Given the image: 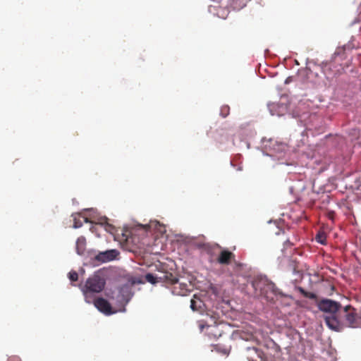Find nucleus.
Segmentation results:
<instances>
[{
    "mask_svg": "<svg viewBox=\"0 0 361 361\" xmlns=\"http://www.w3.org/2000/svg\"><path fill=\"white\" fill-rule=\"evenodd\" d=\"M326 324L336 331H341L346 327L361 328V311L346 305L341 310L338 318L326 317Z\"/></svg>",
    "mask_w": 361,
    "mask_h": 361,
    "instance_id": "1",
    "label": "nucleus"
},
{
    "mask_svg": "<svg viewBox=\"0 0 361 361\" xmlns=\"http://www.w3.org/2000/svg\"><path fill=\"white\" fill-rule=\"evenodd\" d=\"M105 280L99 275L94 274L90 277L85 285L83 290L85 300L87 302H91L90 294L92 293H100L105 286Z\"/></svg>",
    "mask_w": 361,
    "mask_h": 361,
    "instance_id": "2",
    "label": "nucleus"
},
{
    "mask_svg": "<svg viewBox=\"0 0 361 361\" xmlns=\"http://www.w3.org/2000/svg\"><path fill=\"white\" fill-rule=\"evenodd\" d=\"M252 286L255 290V293L258 295L263 296L267 300H269V293H276V286L267 279L259 278L255 279Z\"/></svg>",
    "mask_w": 361,
    "mask_h": 361,
    "instance_id": "3",
    "label": "nucleus"
},
{
    "mask_svg": "<svg viewBox=\"0 0 361 361\" xmlns=\"http://www.w3.org/2000/svg\"><path fill=\"white\" fill-rule=\"evenodd\" d=\"M317 307L321 311L330 314L324 317L325 322L326 317L338 318L342 307L339 302L330 299H322L317 303Z\"/></svg>",
    "mask_w": 361,
    "mask_h": 361,
    "instance_id": "4",
    "label": "nucleus"
},
{
    "mask_svg": "<svg viewBox=\"0 0 361 361\" xmlns=\"http://www.w3.org/2000/svg\"><path fill=\"white\" fill-rule=\"evenodd\" d=\"M322 69L326 78L329 80L340 75L343 71V67L341 63L331 59L322 63Z\"/></svg>",
    "mask_w": 361,
    "mask_h": 361,
    "instance_id": "5",
    "label": "nucleus"
},
{
    "mask_svg": "<svg viewBox=\"0 0 361 361\" xmlns=\"http://www.w3.org/2000/svg\"><path fill=\"white\" fill-rule=\"evenodd\" d=\"M235 256L233 252L226 249H221L217 258L216 262L221 265H229L235 261Z\"/></svg>",
    "mask_w": 361,
    "mask_h": 361,
    "instance_id": "6",
    "label": "nucleus"
},
{
    "mask_svg": "<svg viewBox=\"0 0 361 361\" xmlns=\"http://www.w3.org/2000/svg\"><path fill=\"white\" fill-rule=\"evenodd\" d=\"M94 306L102 313L106 315H111L115 313V311L112 310V307L110 303L102 298H98L94 300Z\"/></svg>",
    "mask_w": 361,
    "mask_h": 361,
    "instance_id": "7",
    "label": "nucleus"
},
{
    "mask_svg": "<svg viewBox=\"0 0 361 361\" xmlns=\"http://www.w3.org/2000/svg\"><path fill=\"white\" fill-rule=\"evenodd\" d=\"M119 252L117 250H109L100 252L94 257L95 260L99 262H107L114 260L118 255Z\"/></svg>",
    "mask_w": 361,
    "mask_h": 361,
    "instance_id": "8",
    "label": "nucleus"
},
{
    "mask_svg": "<svg viewBox=\"0 0 361 361\" xmlns=\"http://www.w3.org/2000/svg\"><path fill=\"white\" fill-rule=\"evenodd\" d=\"M268 108L272 116H278L284 115L288 109V107L286 104L274 102L269 104Z\"/></svg>",
    "mask_w": 361,
    "mask_h": 361,
    "instance_id": "9",
    "label": "nucleus"
},
{
    "mask_svg": "<svg viewBox=\"0 0 361 361\" xmlns=\"http://www.w3.org/2000/svg\"><path fill=\"white\" fill-rule=\"evenodd\" d=\"M331 59L336 60V61L342 63V62L345 59V47H337L331 57Z\"/></svg>",
    "mask_w": 361,
    "mask_h": 361,
    "instance_id": "10",
    "label": "nucleus"
},
{
    "mask_svg": "<svg viewBox=\"0 0 361 361\" xmlns=\"http://www.w3.org/2000/svg\"><path fill=\"white\" fill-rule=\"evenodd\" d=\"M76 252L78 255H82L86 250V239L84 236H80L76 241Z\"/></svg>",
    "mask_w": 361,
    "mask_h": 361,
    "instance_id": "11",
    "label": "nucleus"
},
{
    "mask_svg": "<svg viewBox=\"0 0 361 361\" xmlns=\"http://www.w3.org/2000/svg\"><path fill=\"white\" fill-rule=\"evenodd\" d=\"M297 290L305 297L307 298H310L312 300H317V296L315 293L306 291L302 287H298Z\"/></svg>",
    "mask_w": 361,
    "mask_h": 361,
    "instance_id": "12",
    "label": "nucleus"
},
{
    "mask_svg": "<svg viewBox=\"0 0 361 361\" xmlns=\"http://www.w3.org/2000/svg\"><path fill=\"white\" fill-rule=\"evenodd\" d=\"M233 7L235 8H243L246 4L247 3V0H232Z\"/></svg>",
    "mask_w": 361,
    "mask_h": 361,
    "instance_id": "13",
    "label": "nucleus"
},
{
    "mask_svg": "<svg viewBox=\"0 0 361 361\" xmlns=\"http://www.w3.org/2000/svg\"><path fill=\"white\" fill-rule=\"evenodd\" d=\"M230 108L228 106H223L221 108L220 114L222 117L225 118L229 114Z\"/></svg>",
    "mask_w": 361,
    "mask_h": 361,
    "instance_id": "14",
    "label": "nucleus"
},
{
    "mask_svg": "<svg viewBox=\"0 0 361 361\" xmlns=\"http://www.w3.org/2000/svg\"><path fill=\"white\" fill-rule=\"evenodd\" d=\"M316 240L317 242L320 243L321 244H325L326 243V236L324 233H318L316 235Z\"/></svg>",
    "mask_w": 361,
    "mask_h": 361,
    "instance_id": "15",
    "label": "nucleus"
},
{
    "mask_svg": "<svg viewBox=\"0 0 361 361\" xmlns=\"http://www.w3.org/2000/svg\"><path fill=\"white\" fill-rule=\"evenodd\" d=\"M68 278L71 281H76L78 279V274L75 271H71L68 274Z\"/></svg>",
    "mask_w": 361,
    "mask_h": 361,
    "instance_id": "16",
    "label": "nucleus"
},
{
    "mask_svg": "<svg viewBox=\"0 0 361 361\" xmlns=\"http://www.w3.org/2000/svg\"><path fill=\"white\" fill-rule=\"evenodd\" d=\"M147 281L151 283H155L157 282L156 277L152 274H147L145 276Z\"/></svg>",
    "mask_w": 361,
    "mask_h": 361,
    "instance_id": "17",
    "label": "nucleus"
},
{
    "mask_svg": "<svg viewBox=\"0 0 361 361\" xmlns=\"http://www.w3.org/2000/svg\"><path fill=\"white\" fill-rule=\"evenodd\" d=\"M8 361H21V359L17 355H13L8 357Z\"/></svg>",
    "mask_w": 361,
    "mask_h": 361,
    "instance_id": "18",
    "label": "nucleus"
},
{
    "mask_svg": "<svg viewBox=\"0 0 361 361\" xmlns=\"http://www.w3.org/2000/svg\"><path fill=\"white\" fill-rule=\"evenodd\" d=\"M105 229L110 232V233H112L113 232V230H114V226L109 224H106V226H105Z\"/></svg>",
    "mask_w": 361,
    "mask_h": 361,
    "instance_id": "19",
    "label": "nucleus"
},
{
    "mask_svg": "<svg viewBox=\"0 0 361 361\" xmlns=\"http://www.w3.org/2000/svg\"><path fill=\"white\" fill-rule=\"evenodd\" d=\"M191 304H190V307L195 310H196V306H195V301L194 300H191L190 301Z\"/></svg>",
    "mask_w": 361,
    "mask_h": 361,
    "instance_id": "20",
    "label": "nucleus"
},
{
    "mask_svg": "<svg viewBox=\"0 0 361 361\" xmlns=\"http://www.w3.org/2000/svg\"><path fill=\"white\" fill-rule=\"evenodd\" d=\"M74 228H80V226H82V223L81 222H78L77 221L75 220V223H74Z\"/></svg>",
    "mask_w": 361,
    "mask_h": 361,
    "instance_id": "21",
    "label": "nucleus"
},
{
    "mask_svg": "<svg viewBox=\"0 0 361 361\" xmlns=\"http://www.w3.org/2000/svg\"><path fill=\"white\" fill-rule=\"evenodd\" d=\"M292 245H293V244L290 242V240H287L285 242V246H286V247H288V246L290 247V246H292Z\"/></svg>",
    "mask_w": 361,
    "mask_h": 361,
    "instance_id": "22",
    "label": "nucleus"
},
{
    "mask_svg": "<svg viewBox=\"0 0 361 361\" xmlns=\"http://www.w3.org/2000/svg\"><path fill=\"white\" fill-rule=\"evenodd\" d=\"M153 225H154V226H157V225L160 226V225H159V224L158 222L154 221V222H151V223H150V225H149V226H150V227H151V226H152Z\"/></svg>",
    "mask_w": 361,
    "mask_h": 361,
    "instance_id": "23",
    "label": "nucleus"
},
{
    "mask_svg": "<svg viewBox=\"0 0 361 361\" xmlns=\"http://www.w3.org/2000/svg\"><path fill=\"white\" fill-rule=\"evenodd\" d=\"M293 271L296 272V269L295 268L293 269Z\"/></svg>",
    "mask_w": 361,
    "mask_h": 361,
    "instance_id": "24",
    "label": "nucleus"
},
{
    "mask_svg": "<svg viewBox=\"0 0 361 361\" xmlns=\"http://www.w3.org/2000/svg\"><path fill=\"white\" fill-rule=\"evenodd\" d=\"M360 184H361V178H360Z\"/></svg>",
    "mask_w": 361,
    "mask_h": 361,
    "instance_id": "25",
    "label": "nucleus"
}]
</instances>
